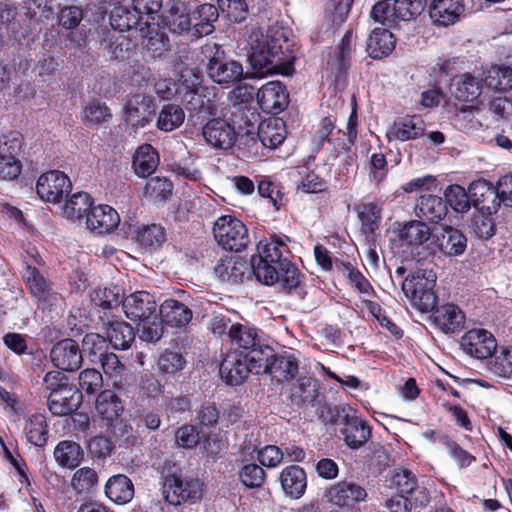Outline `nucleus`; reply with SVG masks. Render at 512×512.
Listing matches in <instances>:
<instances>
[{
    "instance_id": "1",
    "label": "nucleus",
    "mask_w": 512,
    "mask_h": 512,
    "mask_svg": "<svg viewBox=\"0 0 512 512\" xmlns=\"http://www.w3.org/2000/svg\"><path fill=\"white\" fill-rule=\"evenodd\" d=\"M286 236L272 235L259 242L258 256L251 259L256 279L268 286H275L280 292L304 299L306 290L304 275L289 259Z\"/></svg>"
},
{
    "instance_id": "2",
    "label": "nucleus",
    "mask_w": 512,
    "mask_h": 512,
    "mask_svg": "<svg viewBox=\"0 0 512 512\" xmlns=\"http://www.w3.org/2000/svg\"><path fill=\"white\" fill-rule=\"evenodd\" d=\"M249 44V60L256 73L290 75L294 71L296 57L281 29L270 28L266 34L253 31Z\"/></svg>"
},
{
    "instance_id": "3",
    "label": "nucleus",
    "mask_w": 512,
    "mask_h": 512,
    "mask_svg": "<svg viewBox=\"0 0 512 512\" xmlns=\"http://www.w3.org/2000/svg\"><path fill=\"white\" fill-rule=\"evenodd\" d=\"M436 275L432 270L419 269L402 283V291L421 312L433 310L437 303L434 293Z\"/></svg>"
},
{
    "instance_id": "4",
    "label": "nucleus",
    "mask_w": 512,
    "mask_h": 512,
    "mask_svg": "<svg viewBox=\"0 0 512 512\" xmlns=\"http://www.w3.org/2000/svg\"><path fill=\"white\" fill-rule=\"evenodd\" d=\"M213 235L218 245L227 251L240 252L250 241L245 224L232 215H223L215 221Z\"/></svg>"
},
{
    "instance_id": "5",
    "label": "nucleus",
    "mask_w": 512,
    "mask_h": 512,
    "mask_svg": "<svg viewBox=\"0 0 512 512\" xmlns=\"http://www.w3.org/2000/svg\"><path fill=\"white\" fill-rule=\"evenodd\" d=\"M163 493L166 501L171 505H180L185 502L194 503L203 495V484L198 479H183L175 474H170L165 477Z\"/></svg>"
},
{
    "instance_id": "6",
    "label": "nucleus",
    "mask_w": 512,
    "mask_h": 512,
    "mask_svg": "<svg viewBox=\"0 0 512 512\" xmlns=\"http://www.w3.org/2000/svg\"><path fill=\"white\" fill-rule=\"evenodd\" d=\"M388 483L397 494L412 498L415 506L425 507L430 502L428 490L419 485L418 477L411 470H395L389 477Z\"/></svg>"
},
{
    "instance_id": "7",
    "label": "nucleus",
    "mask_w": 512,
    "mask_h": 512,
    "mask_svg": "<svg viewBox=\"0 0 512 512\" xmlns=\"http://www.w3.org/2000/svg\"><path fill=\"white\" fill-rule=\"evenodd\" d=\"M467 247L466 236L458 229L451 226H443L434 232L432 241L427 243L426 250L429 255L437 251L446 256H459L464 253Z\"/></svg>"
},
{
    "instance_id": "8",
    "label": "nucleus",
    "mask_w": 512,
    "mask_h": 512,
    "mask_svg": "<svg viewBox=\"0 0 512 512\" xmlns=\"http://www.w3.org/2000/svg\"><path fill=\"white\" fill-rule=\"evenodd\" d=\"M338 414L344 425L341 434L344 437L345 443L352 449L360 448L370 437V427L357 415L356 410L349 405L341 406L338 409Z\"/></svg>"
},
{
    "instance_id": "9",
    "label": "nucleus",
    "mask_w": 512,
    "mask_h": 512,
    "mask_svg": "<svg viewBox=\"0 0 512 512\" xmlns=\"http://www.w3.org/2000/svg\"><path fill=\"white\" fill-rule=\"evenodd\" d=\"M71 187L70 179L63 172L52 170L38 178L36 192L43 201L56 204L71 191Z\"/></svg>"
},
{
    "instance_id": "10",
    "label": "nucleus",
    "mask_w": 512,
    "mask_h": 512,
    "mask_svg": "<svg viewBox=\"0 0 512 512\" xmlns=\"http://www.w3.org/2000/svg\"><path fill=\"white\" fill-rule=\"evenodd\" d=\"M324 496L331 505L351 509L366 500L367 492L353 481H340L326 488Z\"/></svg>"
},
{
    "instance_id": "11",
    "label": "nucleus",
    "mask_w": 512,
    "mask_h": 512,
    "mask_svg": "<svg viewBox=\"0 0 512 512\" xmlns=\"http://www.w3.org/2000/svg\"><path fill=\"white\" fill-rule=\"evenodd\" d=\"M461 348L477 359H486L493 355L497 342L493 334L485 329H472L466 332L460 341Z\"/></svg>"
},
{
    "instance_id": "12",
    "label": "nucleus",
    "mask_w": 512,
    "mask_h": 512,
    "mask_svg": "<svg viewBox=\"0 0 512 512\" xmlns=\"http://www.w3.org/2000/svg\"><path fill=\"white\" fill-rule=\"evenodd\" d=\"M122 307L131 321L145 322L155 313L157 304L149 292L136 291L123 299Z\"/></svg>"
},
{
    "instance_id": "13",
    "label": "nucleus",
    "mask_w": 512,
    "mask_h": 512,
    "mask_svg": "<svg viewBox=\"0 0 512 512\" xmlns=\"http://www.w3.org/2000/svg\"><path fill=\"white\" fill-rule=\"evenodd\" d=\"M257 102L264 112L278 114L287 107L289 94L280 81H270L258 90Z\"/></svg>"
},
{
    "instance_id": "14",
    "label": "nucleus",
    "mask_w": 512,
    "mask_h": 512,
    "mask_svg": "<svg viewBox=\"0 0 512 512\" xmlns=\"http://www.w3.org/2000/svg\"><path fill=\"white\" fill-rule=\"evenodd\" d=\"M23 279L30 294L43 305H55L61 301V296L55 292L44 276L30 264L23 272Z\"/></svg>"
},
{
    "instance_id": "15",
    "label": "nucleus",
    "mask_w": 512,
    "mask_h": 512,
    "mask_svg": "<svg viewBox=\"0 0 512 512\" xmlns=\"http://www.w3.org/2000/svg\"><path fill=\"white\" fill-rule=\"evenodd\" d=\"M100 45L109 60L112 61H127L136 51V43L132 40L130 35L116 31L106 32Z\"/></svg>"
},
{
    "instance_id": "16",
    "label": "nucleus",
    "mask_w": 512,
    "mask_h": 512,
    "mask_svg": "<svg viewBox=\"0 0 512 512\" xmlns=\"http://www.w3.org/2000/svg\"><path fill=\"white\" fill-rule=\"evenodd\" d=\"M53 364L64 371L77 370L82 363V353L79 345L72 339L57 342L50 351Z\"/></svg>"
},
{
    "instance_id": "17",
    "label": "nucleus",
    "mask_w": 512,
    "mask_h": 512,
    "mask_svg": "<svg viewBox=\"0 0 512 512\" xmlns=\"http://www.w3.org/2000/svg\"><path fill=\"white\" fill-rule=\"evenodd\" d=\"M208 94V88L181 93V102L191 118L204 121L208 116L215 114V105L208 98Z\"/></svg>"
},
{
    "instance_id": "18",
    "label": "nucleus",
    "mask_w": 512,
    "mask_h": 512,
    "mask_svg": "<svg viewBox=\"0 0 512 512\" xmlns=\"http://www.w3.org/2000/svg\"><path fill=\"white\" fill-rule=\"evenodd\" d=\"M464 9L462 0H432L428 7L432 22L443 27L455 24Z\"/></svg>"
},
{
    "instance_id": "19",
    "label": "nucleus",
    "mask_w": 512,
    "mask_h": 512,
    "mask_svg": "<svg viewBox=\"0 0 512 512\" xmlns=\"http://www.w3.org/2000/svg\"><path fill=\"white\" fill-rule=\"evenodd\" d=\"M299 364L298 357L292 351L275 353L266 374L277 383L289 382L297 376Z\"/></svg>"
},
{
    "instance_id": "20",
    "label": "nucleus",
    "mask_w": 512,
    "mask_h": 512,
    "mask_svg": "<svg viewBox=\"0 0 512 512\" xmlns=\"http://www.w3.org/2000/svg\"><path fill=\"white\" fill-rule=\"evenodd\" d=\"M154 112L153 100L143 94L131 96L125 105V119L132 127H144L147 125Z\"/></svg>"
},
{
    "instance_id": "21",
    "label": "nucleus",
    "mask_w": 512,
    "mask_h": 512,
    "mask_svg": "<svg viewBox=\"0 0 512 512\" xmlns=\"http://www.w3.org/2000/svg\"><path fill=\"white\" fill-rule=\"evenodd\" d=\"M202 134L207 143L220 149L230 148L236 139L234 127L220 118L208 121Z\"/></svg>"
},
{
    "instance_id": "22",
    "label": "nucleus",
    "mask_w": 512,
    "mask_h": 512,
    "mask_svg": "<svg viewBox=\"0 0 512 512\" xmlns=\"http://www.w3.org/2000/svg\"><path fill=\"white\" fill-rule=\"evenodd\" d=\"M82 403V394L73 387H64L60 391L50 393L47 405L56 416H65L76 411Z\"/></svg>"
},
{
    "instance_id": "23",
    "label": "nucleus",
    "mask_w": 512,
    "mask_h": 512,
    "mask_svg": "<svg viewBox=\"0 0 512 512\" xmlns=\"http://www.w3.org/2000/svg\"><path fill=\"white\" fill-rule=\"evenodd\" d=\"M433 320L441 331L446 334H454L464 328L465 314L459 306L447 303L435 309Z\"/></svg>"
},
{
    "instance_id": "24",
    "label": "nucleus",
    "mask_w": 512,
    "mask_h": 512,
    "mask_svg": "<svg viewBox=\"0 0 512 512\" xmlns=\"http://www.w3.org/2000/svg\"><path fill=\"white\" fill-rule=\"evenodd\" d=\"M120 222L118 212L109 205L91 207L86 215L87 228L95 233L102 234L114 230Z\"/></svg>"
},
{
    "instance_id": "25",
    "label": "nucleus",
    "mask_w": 512,
    "mask_h": 512,
    "mask_svg": "<svg viewBox=\"0 0 512 512\" xmlns=\"http://www.w3.org/2000/svg\"><path fill=\"white\" fill-rule=\"evenodd\" d=\"M248 367L247 361L243 356L232 352L227 354L219 365V374L221 379L229 385H239L243 383L252 373Z\"/></svg>"
},
{
    "instance_id": "26",
    "label": "nucleus",
    "mask_w": 512,
    "mask_h": 512,
    "mask_svg": "<svg viewBox=\"0 0 512 512\" xmlns=\"http://www.w3.org/2000/svg\"><path fill=\"white\" fill-rule=\"evenodd\" d=\"M207 73L218 84H233L242 79L243 67L234 60L222 61L213 57L207 64Z\"/></svg>"
},
{
    "instance_id": "27",
    "label": "nucleus",
    "mask_w": 512,
    "mask_h": 512,
    "mask_svg": "<svg viewBox=\"0 0 512 512\" xmlns=\"http://www.w3.org/2000/svg\"><path fill=\"white\" fill-rule=\"evenodd\" d=\"M285 394L293 405L298 407L313 404L319 396V386L316 380L303 376L289 385Z\"/></svg>"
},
{
    "instance_id": "28",
    "label": "nucleus",
    "mask_w": 512,
    "mask_h": 512,
    "mask_svg": "<svg viewBox=\"0 0 512 512\" xmlns=\"http://www.w3.org/2000/svg\"><path fill=\"white\" fill-rule=\"evenodd\" d=\"M219 17L218 8L210 3H204L191 11L193 21L192 36L201 38L210 35L215 30L214 23Z\"/></svg>"
},
{
    "instance_id": "29",
    "label": "nucleus",
    "mask_w": 512,
    "mask_h": 512,
    "mask_svg": "<svg viewBox=\"0 0 512 512\" xmlns=\"http://www.w3.org/2000/svg\"><path fill=\"white\" fill-rule=\"evenodd\" d=\"M447 211L446 202L437 195L424 194L416 201L415 214L419 219L438 223L446 216Z\"/></svg>"
},
{
    "instance_id": "30",
    "label": "nucleus",
    "mask_w": 512,
    "mask_h": 512,
    "mask_svg": "<svg viewBox=\"0 0 512 512\" xmlns=\"http://www.w3.org/2000/svg\"><path fill=\"white\" fill-rule=\"evenodd\" d=\"M108 341L115 349H127L135 339L134 329L128 323L118 319L103 321Z\"/></svg>"
},
{
    "instance_id": "31",
    "label": "nucleus",
    "mask_w": 512,
    "mask_h": 512,
    "mask_svg": "<svg viewBox=\"0 0 512 512\" xmlns=\"http://www.w3.org/2000/svg\"><path fill=\"white\" fill-rule=\"evenodd\" d=\"M248 270L247 262L240 257L220 259L214 268V272L219 279L231 284L241 283Z\"/></svg>"
},
{
    "instance_id": "32",
    "label": "nucleus",
    "mask_w": 512,
    "mask_h": 512,
    "mask_svg": "<svg viewBox=\"0 0 512 512\" xmlns=\"http://www.w3.org/2000/svg\"><path fill=\"white\" fill-rule=\"evenodd\" d=\"M161 320L171 327H183L192 319V311L175 299L165 300L159 308Z\"/></svg>"
},
{
    "instance_id": "33",
    "label": "nucleus",
    "mask_w": 512,
    "mask_h": 512,
    "mask_svg": "<svg viewBox=\"0 0 512 512\" xmlns=\"http://www.w3.org/2000/svg\"><path fill=\"white\" fill-rule=\"evenodd\" d=\"M431 228L422 220H412L405 223L399 232L400 240L407 246L419 247L432 241Z\"/></svg>"
},
{
    "instance_id": "34",
    "label": "nucleus",
    "mask_w": 512,
    "mask_h": 512,
    "mask_svg": "<svg viewBox=\"0 0 512 512\" xmlns=\"http://www.w3.org/2000/svg\"><path fill=\"white\" fill-rule=\"evenodd\" d=\"M394 35L385 28H375L367 40V52L373 59L388 56L395 48Z\"/></svg>"
},
{
    "instance_id": "35",
    "label": "nucleus",
    "mask_w": 512,
    "mask_h": 512,
    "mask_svg": "<svg viewBox=\"0 0 512 512\" xmlns=\"http://www.w3.org/2000/svg\"><path fill=\"white\" fill-rule=\"evenodd\" d=\"M280 482L284 492L293 497L300 498L306 489V473L297 466L291 465L282 470L280 474Z\"/></svg>"
},
{
    "instance_id": "36",
    "label": "nucleus",
    "mask_w": 512,
    "mask_h": 512,
    "mask_svg": "<svg viewBox=\"0 0 512 512\" xmlns=\"http://www.w3.org/2000/svg\"><path fill=\"white\" fill-rule=\"evenodd\" d=\"M227 334L231 344L242 352L259 347V342L262 341L256 328L241 323L231 324Z\"/></svg>"
},
{
    "instance_id": "37",
    "label": "nucleus",
    "mask_w": 512,
    "mask_h": 512,
    "mask_svg": "<svg viewBox=\"0 0 512 512\" xmlns=\"http://www.w3.org/2000/svg\"><path fill=\"white\" fill-rule=\"evenodd\" d=\"M257 135L264 147L274 149L286 137L285 124L278 118L265 120L259 124Z\"/></svg>"
},
{
    "instance_id": "38",
    "label": "nucleus",
    "mask_w": 512,
    "mask_h": 512,
    "mask_svg": "<svg viewBox=\"0 0 512 512\" xmlns=\"http://www.w3.org/2000/svg\"><path fill=\"white\" fill-rule=\"evenodd\" d=\"M105 494L117 504H126L134 496V485L127 476L123 474L114 475L105 485Z\"/></svg>"
},
{
    "instance_id": "39",
    "label": "nucleus",
    "mask_w": 512,
    "mask_h": 512,
    "mask_svg": "<svg viewBox=\"0 0 512 512\" xmlns=\"http://www.w3.org/2000/svg\"><path fill=\"white\" fill-rule=\"evenodd\" d=\"M425 131L424 121L419 116L401 118L394 122L390 135L400 141L421 137Z\"/></svg>"
},
{
    "instance_id": "40",
    "label": "nucleus",
    "mask_w": 512,
    "mask_h": 512,
    "mask_svg": "<svg viewBox=\"0 0 512 512\" xmlns=\"http://www.w3.org/2000/svg\"><path fill=\"white\" fill-rule=\"evenodd\" d=\"M189 12L190 10L188 9L185 1H172L169 9V16L167 17V25L173 33H192L193 24L191 23V15Z\"/></svg>"
},
{
    "instance_id": "41",
    "label": "nucleus",
    "mask_w": 512,
    "mask_h": 512,
    "mask_svg": "<svg viewBox=\"0 0 512 512\" xmlns=\"http://www.w3.org/2000/svg\"><path fill=\"white\" fill-rule=\"evenodd\" d=\"M274 354L273 348L263 343L262 340L259 342V347H253L246 351L243 358L247 361L248 367L251 368L252 373L266 374Z\"/></svg>"
},
{
    "instance_id": "42",
    "label": "nucleus",
    "mask_w": 512,
    "mask_h": 512,
    "mask_svg": "<svg viewBox=\"0 0 512 512\" xmlns=\"http://www.w3.org/2000/svg\"><path fill=\"white\" fill-rule=\"evenodd\" d=\"M484 84L496 92L512 89V68L507 65H492L484 72Z\"/></svg>"
},
{
    "instance_id": "43",
    "label": "nucleus",
    "mask_w": 512,
    "mask_h": 512,
    "mask_svg": "<svg viewBox=\"0 0 512 512\" xmlns=\"http://www.w3.org/2000/svg\"><path fill=\"white\" fill-rule=\"evenodd\" d=\"M159 164V156L150 144L140 146L133 157L135 173L141 177L151 175Z\"/></svg>"
},
{
    "instance_id": "44",
    "label": "nucleus",
    "mask_w": 512,
    "mask_h": 512,
    "mask_svg": "<svg viewBox=\"0 0 512 512\" xmlns=\"http://www.w3.org/2000/svg\"><path fill=\"white\" fill-rule=\"evenodd\" d=\"M453 94L460 100L472 102L481 95V82L469 73L462 74L452 80Z\"/></svg>"
},
{
    "instance_id": "45",
    "label": "nucleus",
    "mask_w": 512,
    "mask_h": 512,
    "mask_svg": "<svg viewBox=\"0 0 512 512\" xmlns=\"http://www.w3.org/2000/svg\"><path fill=\"white\" fill-rule=\"evenodd\" d=\"M54 458L60 466L72 469L77 467L82 461L83 450L78 443L63 440L55 447Z\"/></svg>"
},
{
    "instance_id": "46",
    "label": "nucleus",
    "mask_w": 512,
    "mask_h": 512,
    "mask_svg": "<svg viewBox=\"0 0 512 512\" xmlns=\"http://www.w3.org/2000/svg\"><path fill=\"white\" fill-rule=\"evenodd\" d=\"M124 407L119 397L111 390L102 391L96 399V411L102 419L112 422L117 419Z\"/></svg>"
},
{
    "instance_id": "47",
    "label": "nucleus",
    "mask_w": 512,
    "mask_h": 512,
    "mask_svg": "<svg viewBox=\"0 0 512 512\" xmlns=\"http://www.w3.org/2000/svg\"><path fill=\"white\" fill-rule=\"evenodd\" d=\"M46 418L43 414L36 413L29 417L25 425V435L28 442L43 447L48 440Z\"/></svg>"
},
{
    "instance_id": "48",
    "label": "nucleus",
    "mask_w": 512,
    "mask_h": 512,
    "mask_svg": "<svg viewBox=\"0 0 512 512\" xmlns=\"http://www.w3.org/2000/svg\"><path fill=\"white\" fill-rule=\"evenodd\" d=\"M92 207V199L88 193L73 194L63 205L62 215L67 219H81L86 217Z\"/></svg>"
},
{
    "instance_id": "49",
    "label": "nucleus",
    "mask_w": 512,
    "mask_h": 512,
    "mask_svg": "<svg viewBox=\"0 0 512 512\" xmlns=\"http://www.w3.org/2000/svg\"><path fill=\"white\" fill-rule=\"evenodd\" d=\"M135 239L143 248L154 250L166 241V232L158 224L144 225L135 232Z\"/></svg>"
},
{
    "instance_id": "50",
    "label": "nucleus",
    "mask_w": 512,
    "mask_h": 512,
    "mask_svg": "<svg viewBox=\"0 0 512 512\" xmlns=\"http://www.w3.org/2000/svg\"><path fill=\"white\" fill-rule=\"evenodd\" d=\"M110 25L113 31L129 32L140 24L139 15L133 9L118 5L110 13Z\"/></svg>"
},
{
    "instance_id": "51",
    "label": "nucleus",
    "mask_w": 512,
    "mask_h": 512,
    "mask_svg": "<svg viewBox=\"0 0 512 512\" xmlns=\"http://www.w3.org/2000/svg\"><path fill=\"white\" fill-rule=\"evenodd\" d=\"M123 290L118 285L99 288L92 292L91 301L103 309L118 307L123 301Z\"/></svg>"
},
{
    "instance_id": "52",
    "label": "nucleus",
    "mask_w": 512,
    "mask_h": 512,
    "mask_svg": "<svg viewBox=\"0 0 512 512\" xmlns=\"http://www.w3.org/2000/svg\"><path fill=\"white\" fill-rule=\"evenodd\" d=\"M356 211L361 221L362 231L365 234H373L379 228L381 209L375 203L369 202L359 204Z\"/></svg>"
},
{
    "instance_id": "53",
    "label": "nucleus",
    "mask_w": 512,
    "mask_h": 512,
    "mask_svg": "<svg viewBox=\"0 0 512 512\" xmlns=\"http://www.w3.org/2000/svg\"><path fill=\"white\" fill-rule=\"evenodd\" d=\"M185 119V113L179 105L166 104L162 107L157 120V127L165 132L178 128Z\"/></svg>"
},
{
    "instance_id": "54",
    "label": "nucleus",
    "mask_w": 512,
    "mask_h": 512,
    "mask_svg": "<svg viewBox=\"0 0 512 512\" xmlns=\"http://www.w3.org/2000/svg\"><path fill=\"white\" fill-rule=\"evenodd\" d=\"M168 38L158 28L149 27L144 35L142 47L151 57L157 58L162 56L168 50Z\"/></svg>"
},
{
    "instance_id": "55",
    "label": "nucleus",
    "mask_w": 512,
    "mask_h": 512,
    "mask_svg": "<svg viewBox=\"0 0 512 512\" xmlns=\"http://www.w3.org/2000/svg\"><path fill=\"white\" fill-rule=\"evenodd\" d=\"M446 206L450 207L459 213L467 212L470 209L469 196L465 189L460 185H450L444 192Z\"/></svg>"
},
{
    "instance_id": "56",
    "label": "nucleus",
    "mask_w": 512,
    "mask_h": 512,
    "mask_svg": "<svg viewBox=\"0 0 512 512\" xmlns=\"http://www.w3.org/2000/svg\"><path fill=\"white\" fill-rule=\"evenodd\" d=\"M98 483L96 471L89 467L78 469L71 479V487L77 493L89 492Z\"/></svg>"
},
{
    "instance_id": "57",
    "label": "nucleus",
    "mask_w": 512,
    "mask_h": 512,
    "mask_svg": "<svg viewBox=\"0 0 512 512\" xmlns=\"http://www.w3.org/2000/svg\"><path fill=\"white\" fill-rule=\"evenodd\" d=\"M239 477L243 485L248 488H260L265 482V471L257 464L250 463L244 465L240 472Z\"/></svg>"
},
{
    "instance_id": "58",
    "label": "nucleus",
    "mask_w": 512,
    "mask_h": 512,
    "mask_svg": "<svg viewBox=\"0 0 512 512\" xmlns=\"http://www.w3.org/2000/svg\"><path fill=\"white\" fill-rule=\"evenodd\" d=\"M439 443L443 445L449 455L457 462L460 467H468L475 457L466 450L462 449L455 441L449 436H439Z\"/></svg>"
},
{
    "instance_id": "59",
    "label": "nucleus",
    "mask_w": 512,
    "mask_h": 512,
    "mask_svg": "<svg viewBox=\"0 0 512 512\" xmlns=\"http://www.w3.org/2000/svg\"><path fill=\"white\" fill-rule=\"evenodd\" d=\"M473 234L480 239H489L495 234V224L489 215L477 213L471 220Z\"/></svg>"
},
{
    "instance_id": "60",
    "label": "nucleus",
    "mask_w": 512,
    "mask_h": 512,
    "mask_svg": "<svg viewBox=\"0 0 512 512\" xmlns=\"http://www.w3.org/2000/svg\"><path fill=\"white\" fill-rule=\"evenodd\" d=\"M186 364L183 355L174 351H165L158 359V367L161 372L174 374L181 371Z\"/></svg>"
},
{
    "instance_id": "61",
    "label": "nucleus",
    "mask_w": 512,
    "mask_h": 512,
    "mask_svg": "<svg viewBox=\"0 0 512 512\" xmlns=\"http://www.w3.org/2000/svg\"><path fill=\"white\" fill-rule=\"evenodd\" d=\"M79 386L87 394H95L103 386V377L96 369H85L79 374Z\"/></svg>"
},
{
    "instance_id": "62",
    "label": "nucleus",
    "mask_w": 512,
    "mask_h": 512,
    "mask_svg": "<svg viewBox=\"0 0 512 512\" xmlns=\"http://www.w3.org/2000/svg\"><path fill=\"white\" fill-rule=\"evenodd\" d=\"M23 145V137L18 131H10L0 137V156L16 158Z\"/></svg>"
},
{
    "instance_id": "63",
    "label": "nucleus",
    "mask_w": 512,
    "mask_h": 512,
    "mask_svg": "<svg viewBox=\"0 0 512 512\" xmlns=\"http://www.w3.org/2000/svg\"><path fill=\"white\" fill-rule=\"evenodd\" d=\"M218 7L227 14L230 21L241 22L247 13V4L244 0H217Z\"/></svg>"
},
{
    "instance_id": "64",
    "label": "nucleus",
    "mask_w": 512,
    "mask_h": 512,
    "mask_svg": "<svg viewBox=\"0 0 512 512\" xmlns=\"http://www.w3.org/2000/svg\"><path fill=\"white\" fill-rule=\"evenodd\" d=\"M84 17V10L80 6L69 5L60 10L59 24L68 30L79 26Z\"/></svg>"
}]
</instances>
